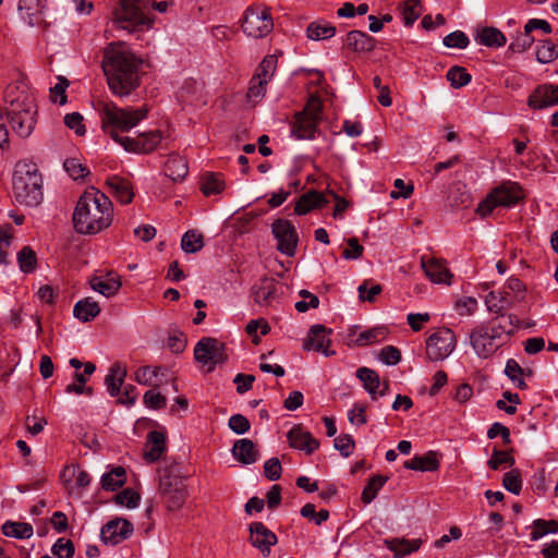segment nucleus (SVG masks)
I'll return each instance as SVG.
<instances>
[{"label":"nucleus","instance_id":"1","mask_svg":"<svg viewBox=\"0 0 558 558\" xmlns=\"http://www.w3.org/2000/svg\"><path fill=\"white\" fill-rule=\"evenodd\" d=\"M113 217L109 197L95 187L86 190L78 198L72 216L74 230L84 235H94L107 229Z\"/></svg>","mask_w":558,"mask_h":558},{"label":"nucleus","instance_id":"2","mask_svg":"<svg viewBox=\"0 0 558 558\" xmlns=\"http://www.w3.org/2000/svg\"><path fill=\"white\" fill-rule=\"evenodd\" d=\"M141 60L122 46H112L105 53L102 69L111 92L119 97L131 94L140 85Z\"/></svg>","mask_w":558,"mask_h":558},{"label":"nucleus","instance_id":"3","mask_svg":"<svg viewBox=\"0 0 558 558\" xmlns=\"http://www.w3.org/2000/svg\"><path fill=\"white\" fill-rule=\"evenodd\" d=\"M96 110L99 113L101 130L109 135L114 142L124 146L126 136H121L119 132H129L147 117L148 108L141 107L120 108L112 101L98 100Z\"/></svg>","mask_w":558,"mask_h":558},{"label":"nucleus","instance_id":"4","mask_svg":"<svg viewBox=\"0 0 558 558\" xmlns=\"http://www.w3.org/2000/svg\"><path fill=\"white\" fill-rule=\"evenodd\" d=\"M5 101L9 104L5 113L12 131L22 138L28 137L36 124L37 107L35 99L25 92H21L14 97L13 89H8Z\"/></svg>","mask_w":558,"mask_h":558},{"label":"nucleus","instance_id":"5","mask_svg":"<svg viewBox=\"0 0 558 558\" xmlns=\"http://www.w3.org/2000/svg\"><path fill=\"white\" fill-rule=\"evenodd\" d=\"M14 198L21 205L35 207L43 201V178L35 163L19 162L13 179Z\"/></svg>","mask_w":558,"mask_h":558},{"label":"nucleus","instance_id":"6","mask_svg":"<svg viewBox=\"0 0 558 558\" xmlns=\"http://www.w3.org/2000/svg\"><path fill=\"white\" fill-rule=\"evenodd\" d=\"M148 11L149 0H119L112 13V24L129 33L143 31L151 24Z\"/></svg>","mask_w":558,"mask_h":558},{"label":"nucleus","instance_id":"7","mask_svg":"<svg viewBox=\"0 0 558 558\" xmlns=\"http://www.w3.org/2000/svg\"><path fill=\"white\" fill-rule=\"evenodd\" d=\"M159 493L170 511L179 510L184 505L186 486L180 476L177 463H171L159 470Z\"/></svg>","mask_w":558,"mask_h":558},{"label":"nucleus","instance_id":"8","mask_svg":"<svg viewBox=\"0 0 558 558\" xmlns=\"http://www.w3.org/2000/svg\"><path fill=\"white\" fill-rule=\"evenodd\" d=\"M323 104L318 96L311 95L304 109L296 112L291 123V133L298 140H313L322 120Z\"/></svg>","mask_w":558,"mask_h":558},{"label":"nucleus","instance_id":"9","mask_svg":"<svg viewBox=\"0 0 558 558\" xmlns=\"http://www.w3.org/2000/svg\"><path fill=\"white\" fill-rule=\"evenodd\" d=\"M523 198V191L517 182H504L494 189L485 199L478 204L475 213L480 217L485 218L489 216L496 207H512Z\"/></svg>","mask_w":558,"mask_h":558},{"label":"nucleus","instance_id":"10","mask_svg":"<svg viewBox=\"0 0 558 558\" xmlns=\"http://www.w3.org/2000/svg\"><path fill=\"white\" fill-rule=\"evenodd\" d=\"M274 28L269 9L264 5H252L245 10L242 20L243 32L252 38H263Z\"/></svg>","mask_w":558,"mask_h":558},{"label":"nucleus","instance_id":"11","mask_svg":"<svg viewBox=\"0 0 558 558\" xmlns=\"http://www.w3.org/2000/svg\"><path fill=\"white\" fill-rule=\"evenodd\" d=\"M457 338L449 328H439L426 340V353L430 361H442L454 350Z\"/></svg>","mask_w":558,"mask_h":558},{"label":"nucleus","instance_id":"12","mask_svg":"<svg viewBox=\"0 0 558 558\" xmlns=\"http://www.w3.org/2000/svg\"><path fill=\"white\" fill-rule=\"evenodd\" d=\"M470 342L475 353L483 359L492 356L504 344L487 325L474 328L470 335Z\"/></svg>","mask_w":558,"mask_h":558},{"label":"nucleus","instance_id":"13","mask_svg":"<svg viewBox=\"0 0 558 558\" xmlns=\"http://www.w3.org/2000/svg\"><path fill=\"white\" fill-rule=\"evenodd\" d=\"M194 357L204 365H217L227 361L226 345L216 338L201 339L194 348Z\"/></svg>","mask_w":558,"mask_h":558},{"label":"nucleus","instance_id":"14","mask_svg":"<svg viewBox=\"0 0 558 558\" xmlns=\"http://www.w3.org/2000/svg\"><path fill=\"white\" fill-rule=\"evenodd\" d=\"M271 231L277 240V250L292 257L299 241L294 226L287 219H277L271 225Z\"/></svg>","mask_w":558,"mask_h":558},{"label":"nucleus","instance_id":"15","mask_svg":"<svg viewBox=\"0 0 558 558\" xmlns=\"http://www.w3.org/2000/svg\"><path fill=\"white\" fill-rule=\"evenodd\" d=\"M133 524L123 518L108 521L100 530V538L106 545H118L133 534Z\"/></svg>","mask_w":558,"mask_h":558},{"label":"nucleus","instance_id":"16","mask_svg":"<svg viewBox=\"0 0 558 558\" xmlns=\"http://www.w3.org/2000/svg\"><path fill=\"white\" fill-rule=\"evenodd\" d=\"M161 138L159 131H149L140 134L135 138L125 137L123 148L130 153L149 154L159 145Z\"/></svg>","mask_w":558,"mask_h":558},{"label":"nucleus","instance_id":"17","mask_svg":"<svg viewBox=\"0 0 558 558\" xmlns=\"http://www.w3.org/2000/svg\"><path fill=\"white\" fill-rule=\"evenodd\" d=\"M527 105L532 109H544L558 105V85H538L530 95Z\"/></svg>","mask_w":558,"mask_h":558},{"label":"nucleus","instance_id":"18","mask_svg":"<svg viewBox=\"0 0 558 558\" xmlns=\"http://www.w3.org/2000/svg\"><path fill=\"white\" fill-rule=\"evenodd\" d=\"M250 541L264 556L270 554V548L277 544L278 538L264 523L254 522L250 525Z\"/></svg>","mask_w":558,"mask_h":558},{"label":"nucleus","instance_id":"19","mask_svg":"<svg viewBox=\"0 0 558 558\" xmlns=\"http://www.w3.org/2000/svg\"><path fill=\"white\" fill-rule=\"evenodd\" d=\"M330 332L331 330H328L324 325L312 326L308 331L307 339L304 342V349L315 350L325 354L326 356L333 355L335 351L328 350L330 339L327 337V333Z\"/></svg>","mask_w":558,"mask_h":558},{"label":"nucleus","instance_id":"20","mask_svg":"<svg viewBox=\"0 0 558 558\" xmlns=\"http://www.w3.org/2000/svg\"><path fill=\"white\" fill-rule=\"evenodd\" d=\"M421 266L426 277H428L433 282L450 284V278L452 275L450 274L444 260L422 256Z\"/></svg>","mask_w":558,"mask_h":558},{"label":"nucleus","instance_id":"21","mask_svg":"<svg viewBox=\"0 0 558 558\" xmlns=\"http://www.w3.org/2000/svg\"><path fill=\"white\" fill-rule=\"evenodd\" d=\"M231 453L233 458L242 464H253L260 458L259 450L253 440L241 438L234 441Z\"/></svg>","mask_w":558,"mask_h":558},{"label":"nucleus","instance_id":"22","mask_svg":"<svg viewBox=\"0 0 558 558\" xmlns=\"http://www.w3.org/2000/svg\"><path fill=\"white\" fill-rule=\"evenodd\" d=\"M287 437L292 448L305 451L307 454H312L319 447L318 440L301 426H294Z\"/></svg>","mask_w":558,"mask_h":558},{"label":"nucleus","instance_id":"23","mask_svg":"<svg viewBox=\"0 0 558 558\" xmlns=\"http://www.w3.org/2000/svg\"><path fill=\"white\" fill-rule=\"evenodd\" d=\"M520 320L513 314H501L496 318L492 319L487 325L494 335L499 337L500 341L505 338L511 337L519 328Z\"/></svg>","mask_w":558,"mask_h":558},{"label":"nucleus","instance_id":"24","mask_svg":"<svg viewBox=\"0 0 558 558\" xmlns=\"http://www.w3.org/2000/svg\"><path fill=\"white\" fill-rule=\"evenodd\" d=\"M328 203L329 199L326 197L325 193L311 190L307 193L300 196L295 204L294 211L299 216L306 215L313 209L324 207Z\"/></svg>","mask_w":558,"mask_h":558},{"label":"nucleus","instance_id":"25","mask_svg":"<svg viewBox=\"0 0 558 558\" xmlns=\"http://www.w3.org/2000/svg\"><path fill=\"white\" fill-rule=\"evenodd\" d=\"M44 9V0H20L19 2V13L29 26L40 24Z\"/></svg>","mask_w":558,"mask_h":558},{"label":"nucleus","instance_id":"26","mask_svg":"<svg viewBox=\"0 0 558 558\" xmlns=\"http://www.w3.org/2000/svg\"><path fill=\"white\" fill-rule=\"evenodd\" d=\"M375 39L362 31H351L347 34L344 45L354 52H369L375 48Z\"/></svg>","mask_w":558,"mask_h":558},{"label":"nucleus","instance_id":"27","mask_svg":"<svg viewBox=\"0 0 558 558\" xmlns=\"http://www.w3.org/2000/svg\"><path fill=\"white\" fill-rule=\"evenodd\" d=\"M277 284L271 278H263L252 288L254 301L259 305H268L276 295Z\"/></svg>","mask_w":558,"mask_h":558},{"label":"nucleus","instance_id":"28","mask_svg":"<svg viewBox=\"0 0 558 558\" xmlns=\"http://www.w3.org/2000/svg\"><path fill=\"white\" fill-rule=\"evenodd\" d=\"M110 192L122 204H129L133 201L134 193L131 183L121 177L113 175L107 180Z\"/></svg>","mask_w":558,"mask_h":558},{"label":"nucleus","instance_id":"29","mask_svg":"<svg viewBox=\"0 0 558 558\" xmlns=\"http://www.w3.org/2000/svg\"><path fill=\"white\" fill-rule=\"evenodd\" d=\"M404 468L413 471L433 472L439 468V460L435 451H428L424 456H414L404 462Z\"/></svg>","mask_w":558,"mask_h":558},{"label":"nucleus","instance_id":"30","mask_svg":"<svg viewBox=\"0 0 558 558\" xmlns=\"http://www.w3.org/2000/svg\"><path fill=\"white\" fill-rule=\"evenodd\" d=\"M125 376V366L119 362L111 365L109 373L105 377V385L110 396L116 397L120 393Z\"/></svg>","mask_w":558,"mask_h":558},{"label":"nucleus","instance_id":"31","mask_svg":"<svg viewBox=\"0 0 558 558\" xmlns=\"http://www.w3.org/2000/svg\"><path fill=\"white\" fill-rule=\"evenodd\" d=\"M90 288L106 298H111L118 293L121 288L119 278L107 275L104 277H93L89 281Z\"/></svg>","mask_w":558,"mask_h":558},{"label":"nucleus","instance_id":"32","mask_svg":"<svg viewBox=\"0 0 558 558\" xmlns=\"http://www.w3.org/2000/svg\"><path fill=\"white\" fill-rule=\"evenodd\" d=\"M147 450L144 452V458L148 462L157 461L165 450V436L162 433L153 430L147 435Z\"/></svg>","mask_w":558,"mask_h":558},{"label":"nucleus","instance_id":"33","mask_svg":"<svg viewBox=\"0 0 558 558\" xmlns=\"http://www.w3.org/2000/svg\"><path fill=\"white\" fill-rule=\"evenodd\" d=\"M100 313V306L93 298H85L76 302L73 308L74 316L83 322L87 323L93 320Z\"/></svg>","mask_w":558,"mask_h":558},{"label":"nucleus","instance_id":"34","mask_svg":"<svg viewBox=\"0 0 558 558\" xmlns=\"http://www.w3.org/2000/svg\"><path fill=\"white\" fill-rule=\"evenodd\" d=\"M187 171L186 160L179 155L170 156L165 163V174L172 181L183 180Z\"/></svg>","mask_w":558,"mask_h":558},{"label":"nucleus","instance_id":"35","mask_svg":"<svg viewBox=\"0 0 558 558\" xmlns=\"http://www.w3.org/2000/svg\"><path fill=\"white\" fill-rule=\"evenodd\" d=\"M356 377L363 383L364 389L372 396V399L377 400V391L380 387L379 375L368 367H360L356 371Z\"/></svg>","mask_w":558,"mask_h":558},{"label":"nucleus","instance_id":"36","mask_svg":"<svg viewBox=\"0 0 558 558\" xmlns=\"http://www.w3.org/2000/svg\"><path fill=\"white\" fill-rule=\"evenodd\" d=\"M125 481V469L123 466H114L110 472L101 476V487L105 490L114 492L122 487Z\"/></svg>","mask_w":558,"mask_h":558},{"label":"nucleus","instance_id":"37","mask_svg":"<svg viewBox=\"0 0 558 558\" xmlns=\"http://www.w3.org/2000/svg\"><path fill=\"white\" fill-rule=\"evenodd\" d=\"M307 37L312 40H323L335 36L336 27L323 20L312 22L306 29Z\"/></svg>","mask_w":558,"mask_h":558},{"label":"nucleus","instance_id":"38","mask_svg":"<svg viewBox=\"0 0 558 558\" xmlns=\"http://www.w3.org/2000/svg\"><path fill=\"white\" fill-rule=\"evenodd\" d=\"M386 544H387L388 548L395 553L396 557L402 558L405 555L416 551L421 546V541L420 539L408 541L404 538H402V539L395 538V539L386 541Z\"/></svg>","mask_w":558,"mask_h":558},{"label":"nucleus","instance_id":"39","mask_svg":"<svg viewBox=\"0 0 558 558\" xmlns=\"http://www.w3.org/2000/svg\"><path fill=\"white\" fill-rule=\"evenodd\" d=\"M481 45L487 47H501L506 44L505 35L495 27L483 28L476 37Z\"/></svg>","mask_w":558,"mask_h":558},{"label":"nucleus","instance_id":"40","mask_svg":"<svg viewBox=\"0 0 558 558\" xmlns=\"http://www.w3.org/2000/svg\"><path fill=\"white\" fill-rule=\"evenodd\" d=\"M2 533L8 537L29 538L33 535V526L29 523L7 521L2 525Z\"/></svg>","mask_w":558,"mask_h":558},{"label":"nucleus","instance_id":"41","mask_svg":"<svg viewBox=\"0 0 558 558\" xmlns=\"http://www.w3.org/2000/svg\"><path fill=\"white\" fill-rule=\"evenodd\" d=\"M535 54L539 63H550L558 57V46L549 39L539 40Z\"/></svg>","mask_w":558,"mask_h":558},{"label":"nucleus","instance_id":"42","mask_svg":"<svg viewBox=\"0 0 558 558\" xmlns=\"http://www.w3.org/2000/svg\"><path fill=\"white\" fill-rule=\"evenodd\" d=\"M225 189V182L222 175L219 173L208 172L203 177L202 180V192L208 196L213 194H219Z\"/></svg>","mask_w":558,"mask_h":558},{"label":"nucleus","instance_id":"43","mask_svg":"<svg viewBox=\"0 0 558 558\" xmlns=\"http://www.w3.org/2000/svg\"><path fill=\"white\" fill-rule=\"evenodd\" d=\"M204 246V236L202 233L190 230L184 233L181 240V247L185 253H196Z\"/></svg>","mask_w":558,"mask_h":558},{"label":"nucleus","instance_id":"44","mask_svg":"<svg viewBox=\"0 0 558 558\" xmlns=\"http://www.w3.org/2000/svg\"><path fill=\"white\" fill-rule=\"evenodd\" d=\"M401 14L405 26H411L422 13L421 0H407L401 5Z\"/></svg>","mask_w":558,"mask_h":558},{"label":"nucleus","instance_id":"45","mask_svg":"<svg viewBox=\"0 0 558 558\" xmlns=\"http://www.w3.org/2000/svg\"><path fill=\"white\" fill-rule=\"evenodd\" d=\"M388 477L383 475L373 476L362 492V501L371 504L377 496L379 489L386 484Z\"/></svg>","mask_w":558,"mask_h":558},{"label":"nucleus","instance_id":"46","mask_svg":"<svg viewBox=\"0 0 558 558\" xmlns=\"http://www.w3.org/2000/svg\"><path fill=\"white\" fill-rule=\"evenodd\" d=\"M166 369L157 366V367H150V366H143L140 367L135 373V380L140 385L144 386H158L159 384L154 381V378H157L160 374H163Z\"/></svg>","mask_w":558,"mask_h":558},{"label":"nucleus","instance_id":"47","mask_svg":"<svg viewBox=\"0 0 558 558\" xmlns=\"http://www.w3.org/2000/svg\"><path fill=\"white\" fill-rule=\"evenodd\" d=\"M386 336L387 329L385 327H375L361 332L355 339V344L359 347L369 345L384 340Z\"/></svg>","mask_w":558,"mask_h":558},{"label":"nucleus","instance_id":"48","mask_svg":"<svg viewBox=\"0 0 558 558\" xmlns=\"http://www.w3.org/2000/svg\"><path fill=\"white\" fill-rule=\"evenodd\" d=\"M17 263L20 269L25 274H31L36 269L37 265V256L33 248L29 246H24L17 253Z\"/></svg>","mask_w":558,"mask_h":558},{"label":"nucleus","instance_id":"49","mask_svg":"<svg viewBox=\"0 0 558 558\" xmlns=\"http://www.w3.org/2000/svg\"><path fill=\"white\" fill-rule=\"evenodd\" d=\"M533 530L531 533V539L537 541L541 537L545 536L548 533H557L558 532V522L556 520H543L537 519L533 522Z\"/></svg>","mask_w":558,"mask_h":558},{"label":"nucleus","instance_id":"50","mask_svg":"<svg viewBox=\"0 0 558 558\" xmlns=\"http://www.w3.org/2000/svg\"><path fill=\"white\" fill-rule=\"evenodd\" d=\"M446 77L453 88H461L468 85L472 78L464 68L458 65L450 68Z\"/></svg>","mask_w":558,"mask_h":558},{"label":"nucleus","instance_id":"51","mask_svg":"<svg viewBox=\"0 0 558 558\" xmlns=\"http://www.w3.org/2000/svg\"><path fill=\"white\" fill-rule=\"evenodd\" d=\"M277 62L278 59L276 54L266 56L260 62L257 73L254 76L264 80V82H269L276 72Z\"/></svg>","mask_w":558,"mask_h":558},{"label":"nucleus","instance_id":"52","mask_svg":"<svg viewBox=\"0 0 558 558\" xmlns=\"http://www.w3.org/2000/svg\"><path fill=\"white\" fill-rule=\"evenodd\" d=\"M515 463L514 458L510 454V451L499 450L494 448L490 459L487 461V465L492 470H498L501 465L512 466Z\"/></svg>","mask_w":558,"mask_h":558},{"label":"nucleus","instance_id":"53","mask_svg":"<svg viewBox=\"0 0 558 558\" xmlns=\"http://www.w3.org/2000/svg\"><path fill=\"white\" fill-rule=\"evenodd\" d=\"M502 486L510 493L519 495L522 489L521 473L518 469L507 472L502 478Z\"/></svg>","mask_w":558,"mask_h":558},{"label":"nucleus","instance_id":"54","mask_svg":"<svg viewBox=\"0 0 558 558\" xmlns=\"http://www.w3.org/2000/svg\"><path fill=\"white\" fill-rule=\"evenodd\" d=\"M535 41L534 37L531 33H526L524 29L523 33L519 34L509 45L508 49L513 53H522L531 48L533 43Z\"/></svg>","mask_w":558,"mask_h":558},{"label":"nucleus","instance_id":"55","mask_svg":"<svg viewBox=\"0 0 558 558\" xmlns=\"http://www.w3.org/2000/svg\"><path fill=\"white\" fill-rule=\"evenodd\" d=\"M267 83L259 77L253 76L246 94L248 101L257 102L260 100L265 96Z\"/></svg>","mask_w":558,"mask_h":558},{"label":"nucleus","instance_id":"56","mask_svg":"<svg viewBox=\"0 0 558 558\" xmlns=\"http://www.w3.org/2000/svg\"><path fill=\"white\" fill-rule=\"evenodd\" d=\"M63 168L73 180L83 179L89 173L88 169L76 158L65 159Z\"/></svg>","mask_w":558,"mask_h":558},{"label":"nucleus","instance_id":"57","mask_svg":"<svg viewBox=\"0 0 558 558\" xmlns=\"http://www.w3.org/2000/svg\"><path fill=\"white\" fill-rule=\"evenodd\" d=\"M369 280H365L357 288L359 299L362 302L373 303L376 298L381 293L383 287L380 284H373L368 287Z\"/></svg>","mask_w":558,"mask_h":558},{"label":"nucleus","instance_id":"58","mask_svg":"<svg viewBox=\"0 0 558 558\" xmlns=\"http://www.w3.org/2000/svg\"><path fill=\"white\" fill-rule=\"evenodd\" d=\"M302 301L295 303V310L300 313H305L310 308H317L319 306V299L307 290H301L299 292Z\"/></svg>","mask_w":558,"mask_h":558},{"label":"nucleus","instance_id":"59","mask_svg":"<svg viewBox=\"0 0 558 558\" xmlns=\"http://www.w3.org/2000/svg\"><path fill=\"white\" fill-rule=\"evenodd\" d=\"M141 496L131 488H125L121 493L117 494L114 500L121 506H125L130 509L136 508L140 502Z\"/></svg>","mask_w":558,"mask_h":558},{"label":"nucleus","instance_id":"60","mask_svg":"<svg viewBox=\"0 0 558 558\" xmlns=\"http://www.w3.org/2000/svg\"><path fill=\"white\" fill-rule=\"evenodd\" d=\"M444 45L448 48L464 49L468 47L469 37L461 31H456L444 37Z\"/></svg>","mask_w":558,"mask_h":558},{"label":"nucleus","instance_id":"61","mask_svg":"<svg viewBox=\"0 0 558 558\" xmlns=\"http://www.w3.org/2000/svg\"><path fill=\"white\" fill-rule=\"evenodd\" d=\"M333 446L337 450L340 451L341 456L348 458L352 454L355 441L353 437L349 434H342L339 437L335 438Z\"/></svg>","mask_w":558,"mask_h":558},{"label":"nucleus","instance_id":"62","mask_svg":"<svg viewBox=\"0 0 558 558\" xmlns=\"http://www.w3.org/2000/svg\"><path fill=\"white\" fill-rule=\"evenodd\" d=\"M228 426L233 433L243 435L250 430L251 423L244 415L233 414L229 418Z\"/></svg>","mask_w":558,"mask_h":558},{"label":"nucleus","instance_id":"63","mask_svg":"<svg viewBox=\"0 0 558 558\" xmlns=\"http://www.w3.org/2000/svg\"><path fill=\"white\" fill-rule=\"evenodd\" d=\"M144 404L147 408L159 410L166 407L167 399L160 392L148 390L143 397Z\"/></svg>","mask_w":558,"mask_h":558},{"label":"nucleus","instance_id":"64","mask_svg":"<svg viewBox=\"0 0 558 558\" xmlns=\"http://www.w3.org/2000/svg\"><path fill=\"white\" fill-rule=\"evenodd\" d=\"M348 420L353 425L366 424V405L362 403H354L353 408L348 412Z\"/></svg>","mask_w":558,"mask_h":558}]
</instances>
